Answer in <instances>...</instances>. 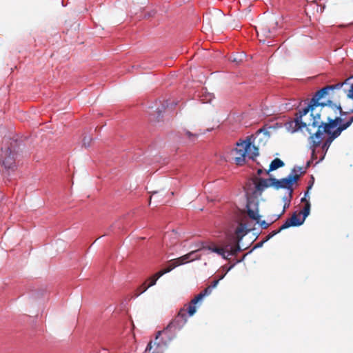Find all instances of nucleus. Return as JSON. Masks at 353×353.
Masks as SVG:
<instances>
[{
    "label": "nucleus",
    "mask_w": 353,
    "mask_h": 353,
    "mask_svg": "<svg viewBox=\"0 0 353 353\" xmlns=\"http://www.w3.org/2000/svg\"><path fill=\"white\" fill-rule=\"evenodd\" d=\"M259 223L260 224L261 227L262 228H263V229L268 228L269 227V225H270V223H266L265 221H261L259 220Z\"/></svg>",
    "instance_id": "nucleus-25"
},
{
    "label": "nucleus",
    "mask_w": 353,
    "mask_h": 353,
    "mask_svg": "<svg viewBox=\"0 0 353 353\" xmlns=\"http://www.w3.org/2000/svg\"><path fill=\"white\" fill-rule=\"evenodd\" d=\"M157 115L156 116L154 114H152L150 113V121L151 122H156V121H160V117L161 116V112H162V110H160L159 108H157Z\"/></svg>",
    "instance_id": "nucleus-22"
},
{
    "label": "nucleus",
    "mask_w": 353,
    "mask_h": 353,
    "mask_svg": "<svg viewBox=\"0 0 353 353\" xmlns=\"http://www.w3.org/2000/svg\"><path fill=\"white\" fill-rule=\"evenodd\" d=\"M310 212V201H307L305 204V206L302 211L299 212L300 214H303V217L304 220H305L306 217L309 215Z\"/></svg>",
    "instance_id": "nucleus-21"
},
{
    "label": "nucleus",
    "mask_w": 353,
    "mask_h": 353,
    "mask_svg": "<svg viewBox=\"0 0 353 353\" xmlns=\"http://www.w3.org/2000/svg\"><path fill=\"white\" fill-rule=\"evenodd\" d=\"M276 23L261 22L255 27L259 37L269 38L274 33Z\"/></svg>",
    "instance_id": "nucleus-8"
},
{
    "label": "nucleus",
    "mask_w": 353,
    "mask_h": 353,
    "mask_svg": "<svg viewBox=\"0 0 353 353\" xmlns=\"http://www.w3.org/2000/svg\"><path fill=\"white\" fill-rule=\"evenodd\" d=\"M199 250H210L225 259H228L229 256H236L241 250L239 245H233L228 239L221 244V247L216 246L213 243L207 244L205 242H201Z\"/></svg>",
    "instance_id": "nucleus-2"
},
{
    "label": "nucleus",
    "mask_w": 353,
    "mask_h": 353,
    "mask_svg": "<svg viewBox=\"0 0 353 353\" xmlns=\"http://www.w3.org/2000/svg\"><path fill=\"white\" fill-rule=\"evenodd\" d=\"M308 195V190L305 193V197L301 199V202H304L306 203L307 201H309L306 199V196Z\"/></svg>",
    "instance_id": "nucleus-27"
},
{
    "label": "nucleus",
    "mask_w": 353,
    "mask_h": 353,
    "mask_svg": "<svg viewBox=\"0 0 353 353\" xmlns=\"http://www.w3.org/2000/svg\"><path fill=\"white\" fill-rule=\"evenodd\" d=\"M351 121L348 123H345V124H343L340 126H338L335 130H330L329 132H323V134H327V138L325 140V141L323 143L321 148L325 153L327 152L328 148H330L331 143L332 141L339 137L341 132L346 130L347 128L350 126Z\"/></svg>",
    "instance_id": "nucleus-6"
},
{
    "label": "nucleus",
    "mask_w": 353,
    "mask_h": 353,
    "mask_svg": "<svg viewBox=\"0 0 353 353\" xmlns=\"http://www.w3.org/2000/svg\"><path fill=\"white\" fill-rule=\"evenodd\" d=\"M344 85H350V88L347 90H345L347 93V97L350 99H353V77H350L345 80L343 83ZM353 112V110H352ZM351 121L350 125L353 123V116L350 117L347 121L345 123H348Z\"/></svg>",
    "instance_id": "nucleus-17"
},
{
    "label": "nucleus",
    "mask_w": 353,
    "mask_h": 353,
    "mask_svg": "<svg viewBox=\"0 0 353 353\" xmlns=\"http://www.w3.org/2000/svg\"><path fill=\"white\" fill-rule=\"evenodd\" d=\"M232 61L234 62H240L242 61V58H236V57H234L232 59Z\"/></svg>",
    "instance_id": "nucleus-28"
},
{
    "label": "nucleus",
    "mask_w": 353,
    "mask_h": 353,
    "mask_svg": "<svg viewBox=\"0 0 353 353\" xmlns=\"http://www.w3.org/2000/svg\"><path fill=\"white\" fill-rule=\"evenodd\" d=\"M284 229H281V226L277 230H274L271 232L272 235L274 236V235H276V234L279 233L281 231L283 230Z\"/></svg>",
    "instance_id": "nucleus-26"
},
{
    "label": "nucleus",
    "mask_w": 353,
    "mask_h": 353,
    "mask_svg": "<svg viewBox=\"0 0 353 353\" xmlns=\"http://www.w3.org/2000/svg\"><path fill=\"white\" fill-rule=\"evenodd\" d=\"M247 213L248 216L259 223L260 215L259 214L258 202L255 201H249L247 203Z\"/></svg>",
    "instance_id": "nucleus-12"
},
{
    "label": "nucleus",
    "mask_w": 353,
    "mask_h": 353,
    "mask_svg": "<svg viewBox=\"0 0 353 353\" xmlns=\"http://www.w3.org/2000/svg\"><path fill=\"white\" fill-rule=\"evenodd\" d=\"M17 153L8 148L4 151V156L3 160V165L6 170H14L17 168L15 159Z\"/></svg>",
    "instance_id": "nucleus-10"
},
{
    "label": "nucleus",
    "mask_w": 353,
    "mask_h": 353,
    "mask_svg": "<svg viewBox=\"0 0 353 353\" xmlns=\"http://www.w3.org/2000/svg\"><path fill=\"white\" fill-rule=\"evenodd\" d=\"M310 165V162H307V166L305 168L303 167H294L292 170L290 175H296V174H304L306 172L307 168Z\"/></svg>",
    "instance_id": "nucleus-19"
},
{
    "label": "nucleus",
    "mask_w": 353,
    "mask_h": 353,
    "mask_svg": "<svg viewBox=\"0 0 353 353\" xmlns=\"http://www.w3.org/2000/svg\"><path fill=\"white\" fill-rule=\"evenodd\" d=\"M219 281V280L213 281L210 285L201 291L193 299H192L188 305V313L190 316H192L195 314L196 311V304L201 301L205 296L210 295L212 289L216 287Z\"/></svg>",
    "instance_id": "nucleus-4"
},
{
    "label": "nucleus",
    "mask_w": 353,
    "mask_h": 353,
    "mask_svg": "<svg viewBox=\"0 0 353 353\" xmlns=\"http://www.w3.org/2000/svg\"><path fill=\"white\" fill-rule=\"evenodd\" d=\"M300 178V174L288 175L286 178L281 179H276L273 178L272 180L274 184V188L276 190L283 188L290 190L292 192V186L294 183H296Z\"/></svg>",
    "instance_id": "nucleus-7"
},
{
    "label": "nucleus",
    "mask_w": 353,
    "mask_h": 353,
    "mask_svg": "<svg viewBox=\"0 0 353 353\" xmlns=\"http://www.w3.org/2000/svg\"><path fill=\"white\" fill-rule=\"evenodd\" d=\"M92 138L90 137H88V136H85L83 137V145L87 148V147H89L90 145V143H91V141H92Z\"/></svg>",
    "instance_id": "nucleus-24"
},
{
    "label": "nucleus",
    "mask_w": 353,
    "mask_h": 353,
    "mask_svg": "<svg viewBox=\"0 0 353 353\" xmlns=\"http://www.w3.org/2000/svg\"><path fill=\"white\" fill-rule=\"evenodd\" d=\"M174 268H175V265H171L170 263L169 264V265L168 266V268H166L165 269H163L158 272H157L156 274H154L153 276H152L151 277H150L146 281H149L150 283L148 285V286L150 288L151 286H153L156 284V282L162 276L163 274H165V273H168L169 272H170L171 270H172Z\"/></svg>",
    "instance_id": "nucleus-14"
},
{
    "label": "nucleus",
    "mask_w": 353,
    "mask_h": 353,
    "mask_svg": "<svg viewBox=\"0 0 353 353\" xmlns=\"http://www.w3.org/2000/svg\"><path fill=\"white\" fill-rule=\"evenodd\" d=\"M304 218L301 217V214L296 212L293 213L290 219H288L285 222L281 225V229H287L291 226H299L304 223Z\"/></svg>",
    "instance_id": "nucleus-13"
},
{
    "label": "nucleus",
    "mask_w": 353,
    "mask_h": 353,
    "mask_svg": "<svg viewBox=\"0 0 353 353\" xmlns=\"http://www.w3.org/2000/svg\"><path fill=\"white\" fill-rule=\"evenodd\" d=\"M236 157L234 161L236 165H241L245 162V157L254 160L259 156V148L251 143L250 140L246 139L241 143H236V148L234 150Z\"/></svg>",
    "instance_id": "nucleus-3"
},
{
    "label": "nucleus",
    "mask_w": 353,
    "mask_h": 353,
    "mask_svg": "<svg viewBox=\"0 0 353 353\" xmlns=\"http://www.w3.org/2000/svg\"><path fill=\"white\" fill-rule=\"evenodd\" d=\"M272 237H273V236L272 235L271 232L266 236L265 238V241H268L269 239H270Z\"/></svg>",
    "instance_id": "nucleus-29"
},
{
    "label": "nucleus",
    "mask_w": 353,
    "mask_h": 353,
    "mask_svg": "<svg viewBox=\"0 0 353 353\" xmlns=\"http://www.w3.org/2000/svg\"><path fill=\"white\" fill-rule=\"evenodd\" d=\"M259 41H264L265 40H264V39H262L259 38Z\"/></svg>",
    "instance_id": "nucleus-31"
},
{
    "label": "nucleus",
    "mask_w": 353,
    "mask_h": 353,
    "mask_svg": "<svg viewBox=\"0 0 353 353\" xmlns=\"http://www.w3.org/2000/svg\"><path fill=\"white\" fill-rule=\"evenodd\" d=\"M262 172H263V171H262V170L259 169V170H258V174H261L262 173Z\"/></svg>",
    "instance_id": "nucleus-30"
},
{
    "label": "nucleus",
    "mask_w": 353,
    "mask_h": 353,
    "mask_svg": "<svg viewBox=\"0 0 353 353\" xmlns=\"http://www.w3.org/2000/svg\"><path fill=\"white\" fill-rule=\"evenodd\" d=\"M246 234V232L241 227H238L235 230V234L231 235L227 237L228 241H230L233 245L237 244L239 245V241L243 237V236Z\"/></svg>",
    "instance_id": "nucleus-15"
},
{
    "label": "nucleus",
    "mask_w": 353,
    "mask_h": 353,
    "mask_svg": "<svg viewBox=\"0 0 353 353\" xmlns=\"http://www.w3.org/2000/svg\"><path fill=\"white\" fill-rule=\"evenodd\" d=\"M187 313H188V307L187 308H181L174 319L172 321L168 326L162 330V333H165L168 330L174 328L175 330L181 329L187 323ZM190 316V314H188Z\"/></svg>",
    "instance_id": "nucleus-5"
},
{
    "label": "nucleus",
    "mask_w": 353,
    "mask_h": 353,
    "mask_svg": "<svg viewBox=\"0 0 353 353\" xmlns=\"http://www.w3.org/2000/svg\"><path fill=\"white\" fill-rule=\"evenodd\" d=\"M146 283L147 281H145L142 285L137 288L134 293V297H138L139 295L145 292L149 288Z\"/></svg>",
    "instance_id": "nucleus-20"
},
{
    "label": "nucleus",
    "mask_w": 353,
    "mask_h": 353,
    "mask_svg": "<svg viewBox=\"0 0 353 353\" xmlns=\"http://www.w3.org/2000/svg\"><path fill=\"white\" fill-rule=\"evenodd\" d=\"M151 200H152V198L150 197V203H151Z\"/></svg>",
    "instance_id": "nucleus-32"
},
{
    "label": "nucleus",
    "mask_w": 353,
    "mask_h": 353,
    "mask_svg": "<svg viewBox=\"0 0 353 353\" xmlns=\"http://www.w3.org/2000/svg\"><path fill=\"white\" fill-rule=\"evenodd\" d=\"M272 179H273V178L259 179V181L256 183V189L258 191L262 192L267 188H269V187L274 188V184L272 181Z\"/></svg>",
    "instance_id": "nucleus-16"
},
{
    "label": "nucleus",
    "mask_w": 353,
    "mask_h": 353,
    "mask_svg": "<svg viewBox=\"0 0 353 353\" xmlns=\"http://www.w3.org/2000/svg\"><path fill=\"white\" fill-rule=\"evenodd\" d=\"M199 247L193 251H191L190 252L188 253L187 254H185L181 257H179L177 259L171 260L170 263L171 265H175V268L184 264L188 261H192L196 259H199L201 258V256L197 254L199 251H200Z\"/></svg>",
    "instance_id": "nucleus-11"
},
{
    "label": "nucleus",
    "mask_w": 353,
    "mask_h": 353,
    "mask_svg": "<svg viewBox=\"0 0 353 353\" xmlns=\"http://www.w3.org/2000/svg\"><path fill=\"white\" fill-rule=\"evenodd\" d=\"M184 135L191 141H195L198 137V134L192 133L188 130H184Z\"/></svg>",
    "instance_id": "nucleus-23"
},
{
    "label": "nucleus",
    "mask_w": 353,
    "mask_h": 353,
    "mask_svg": "<svg viewBox=\"0 0 353 353\" xmlns=\"http://www.w3.org/2000/svg\"><path fill=\"white\" fill-rule=\"evenodd\" d=\"M285 165L284 162L279 158L274 159L270 163L269 170L267 171V173L269 174L270 172L274 171L278 168H282Z\"/></svg>",
    "instance_id": "nucleus-18"
},
{
    "label": "nucleus",
    "mask_w": 353,
    "mask_h": 353,
    "mask_svg": "<svg viewBox=\"0 0 353 353\" xmlns=\"http://www.w3.org/2000/svg\"><path fill=\"white\" fill-rule=\"evenodd\" d=\"M162 332L163 331H159L157 332L154 342L150 341L148 343L145 350V353H164L166 343L159 341V336L162 334Z\"/></svg>",
    "instance_id": "nucleus-9"
},
{
    "label": "nucleus",
    "mask_w": 353,
    "mask_h": 353,
    "mask_svg": "<svg viewBox=\"0 0 353 353\" xmlns=\"http://www.w3.org/2000/svg\"><path fill=\"white\" fill-rule=\"evenodd\" d=\"M344 83L327 85L317 91L311 99L307 107L296 114L294 120L285 123L286 129L294 133L299 130L303 132L305 128L308 134L310 148L312 150V158L315 155V149L323 140V132H329L343 124L344 116L347 112H343L341 105L334 104L330 100L321 102L330 90L341 88Z\"/></svg>",
    "instance_id": "nucleus-1"
}]
</instances>
